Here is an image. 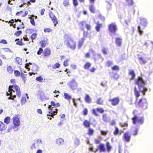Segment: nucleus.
<instances>
[{
  "mask_svg": "<svg viewBox=\"0 0 153 153\" xmlns=\"http://www.w3.org/2000/svg\"><path fill=\"white\" fill-rule=\"evenodd\" d=\"M16 92V94L19 97L21 96V93L19 87L16 84H13L12 85H10L8 90V92H6L7 96H10L8 98L9 100L13 99L15 98L16 96L15 94H13V93Z\"/></svg>",
  "mask_w": 153,
  "mask_h": 153,
  "instance_id": "1",
  "label": "nucleus"
},
{
  "mask_svg": "<svg viewBox=\"0 0 153 153\" xmlns=\"http://www.w3.org/2000/svg\"><path fill=\"white\" fill-rule=\"evenodd\" d=\"M134 79L135 83L138 85L140 91L143 94V95H145L146 92L148 90L147 88L144 86L146 82L145 81L141 76L138 77L137 79Z\"/></svg>",
  "mask_w": 153,
  "mask_h": 153,
  "instance_id": "2",
  "label": "nucleus"
},
{
  "mask_svg": "<svg viewBox=\"0 0 153 153\" xmlns=\"http://www.w3.org/2000/svg\"><path fill=\"white\" fill-rule=\"evenodd\" d=\"M137 111L134 110L132 112V114L134 116L132 118V123L134 124H138L139 125H142L144 122V118L143 117H138L135 114Z\"/></svg>",
  "mask_w": 153,
  "mask_h": 153,
  "instance_id": "3",
  "label": "nucleus"
},
{
  "mask_svg": "<svg viewBox=\"0 0 153 153\" xmlns=\"http://www.w3.org/2000/svg\"><path fill=\"white\" fill-rule=\"evenodd\" d=\"M64 38L65 39H66L65 42V43L66 44L67 47L72 50L75 49L76 47V42L67 35L65 36Z\"/></svg>",
  "mask_w": 153,
  "mask_h": 153,
  "instance_id": "4",
  "label": "nucleus"
},
{
  "mask_svg": "<svg viewBox=\"0 0 153 153\" xmlns=\"http://www.w3.org/2000/svg\"><path fill=\"white\" fill-rule=\"evenodd\" d=\"M137 104L140 107L144 109H146L148 108V103L147 100L145 98H141L137 103L135 102L136 105Z\"/></svg>",
  "mask_w": 153,
  "mask_h": 153,
  "instance_id": "5",
  "label": "nucleus"
},
{
  "mask_svg": "<svg viewBox=\"0 0 153 153\" xmlns=\"http://www.w3.org/2000/svg\"><path fill=\"white\" fill-rule=\"evenodd\" d=\"M49 109L48 113L47 114L46 116H50L53 118L54 116L56 115L58 113V110L56 108H54L53 107H48Z\"/></svg>",
  "mask_w": 153,
  "mask_h": 153,
  "instance_id": "6",
  "label": "nucleus"
},
{
  "mask_svg": "<svg viewBox=\"0 0 153 153\" xmlns=\"http://www.w3.org/2000/svg\"><path fill=\"white\" fill-rule=\"evenodd\" d=\"M108 30L110 32L115 33L117 28L115 23H112L108 25Z\"/></svg>",
  "mask_w": 153,
  "mask_h": 153,
  "instance_id": "7",
  "label": "nucleus"
},
{
  "mask_svg": "<svg viewBox=\"0 0 153 153\" xmlns=\"http://www.w3.org/2000/svg\"><path fill=\"white\" fill-rule=\"evenodd\" d=\"M39 67L35 64H32V72H29V74L30 76H31L32 74H35L36 73V72L39 70Z\"/></svg>",
  "mask_w": 153,
  "mask_h": 153,
  "instance_id": "8",
  "label": "nucleus"
},
{
  "mask_svg": "<svg viewBox=\"0 0 153 153\" xmlns=\"http://www.w3.org/2000/svg\"><path fill=\"white\" fill-rule=\"evenodd\" d=\"M68 85L70 88L73 90L76 89L77 86V84L74 79H72V80L68 84Z\"/></svg>",
  "mask_w": 153,
  "mask_h": 153,
  "instance_id": "9",
  "label": "nucleus"
},
{
  "mask_svg": "<svg viewBox=\"0 0 153 153\" xmlns=\"http://www.w3.org/2000/svg\"><path fill=\"white\" fill-rule=\"evenodd\" d=\"M109 102H111V104L114 106L117 105L119 102L120 99L119 97H117L112 99L108 100Z\"/></svg>",
  "mask_w": 153,
  "mask_h": 153,
  "instance_id": "10",
  "label": "nucleus"
},
{
  "mask_svg": "<svg viewBox=\"0 0 153 153\" xmlns=\"http://www.w3.org/2000/svg\"><path fill=\"white\" fill-rule=\"evenodd\" d=\"M131 136L129 134L128 132L125 133L123 136V140L124 141L128 143L131 139Z\"/></svg>",
  "mask_w": 153,
  "mask_h": 153,
  "instance_id": "11",
  "label": "nucleus"
},
{
  "mask_svg": "<svg viewBox=\"0 0 153 153\" xmlns=\"http://www.w3.org/2000/svg\"><path fill=\"white\" fill-rule=\"evenodd\" d=\"M13 124L14 126H19L20 125V121L19 118L16 116L13 117Z\"/></svg>",
  "mask_w": 153,
  "mask_h": 153,
  "instance_id": "12",
  "label": "nucleus"
},
{
  "mask_svg": "<svg viewBox=\"0 0 153 153\" xmlns=\"http://www.w3.org/2000/svg\"><path fill=\"white\" fill-rule=\"evenodd\" d=\"M97 147L100 152H105L106 151L105 145L103 143L100 144L99 145L97 146Z\"/></svg>",
  "mask_w": 153,
  "mask_h": 153,
  "instance_id": "13",
  "label": "nucleus"
},
{
  "mask_svg": "<svg viewBox=\"0 0 153 153\" xmlns=\"http://www.w3.org/2000/svg\"><path fill=\"white\" fill-rule=\"evenodd\" d=\"M39 99L42 101H45L46 100H48V98H47L43 92H41L39 94Z\"/></svg>",
  "mask_w": 153,
  "mask_h": 153,
  "instance_id": "14",
  "label": "nucleus"
},
{
  "mask_svg": "<svg viewBox=\"0 0 153 153\" xmlns=\"http://www.w3.org/2000/svg\"><path fill=\"white\" fill-rule=\"evenodd\" d=\"M51 51L49 48H46L43 52L44 55L45 56H48L51 54Z\"/></svg>",
  "mask_w": 153,
  "mask_h": 153,
  "instance_id": "15",
  "label": "nucleus"
},
{
  "mask_svg": "<svg viewBox=\"0 0 153 153\" xmlns=\"http://www.w3.org/2000/svg\"><path fill=\"white\" fill-rule=\"evenodd\" d=\"M102 120L105 122H108L110 119V118L108 116L107 114L106 113L103 114L102 116Z\"/></svg>",
  "mask_w": 153,
  "mask_h": 153,
  "instance_id": "16",
  "label": "nucleus"
},
{
  "mask_svg": "<svg viewBox=\"0 0 153 153\" xmlns=\"http://www.w3.org/2000/svg\"><path fill=\"white\" fill-rule=\"evenodd\" d=\"M123 132V131L121 130H120L117 127L115 126V130L113 132V134L115 135H120Z\"/></svg>",
  "mask_w": 153,
  "mask_h": 153,
  "instance_id": "17",
  "label": "nucleus"
},
{
  "mask_svg": "<svg viewBox=\"0 0 153 153\" xmlns=\"http://www.w3.org/2000/svg\"><path fill=\"white\" fill-rule=\"evenodd\" d=\"M50 16L55 26L57 23V18L53 13L50 14Z\"/></svg>",
  "mask_w": 153,
  "mask_h": 153,
  "instance_id": "18",
  "label": "nucleus"
},
{
  "mask_svg": "<svg viewBox=\"0 0 153 153\" xmlns=\"http://www.w3.org/2000/svg\"><path fill=\"white\" fill-rule=\"evenodd\" d=\"M122 41L121 37H116L115 39V43L116 45L118 46H120L121 45Z\"/></svg>",
  "mask_w": 153,
  "mask_h": 153,
  "instance_id": "19",
  "label": "nucleus"
},
{
  "mask_svg": "<svg viewBox=\"0 0 153 153\" xmlns=\"http://www.w3.org/2000/svg\"><path fill=\"white\" fill-rule=\"evenodd\" d=\"M140 24L144 27H146L148 24L147 19L144 18H141L140 19Z\"/></svg>",
  "mask_w": 153,
  "mask_h": 153,
  "instance_id": "20",
  "label": "nucleus"
},
{
  "mask_svg": "<svg viewBox=\"0 0 153 153\" xmlns=\"http://www.w3.org/2000/svg\"><path fill=\"white\" fill-rule=\"evenodd\" d=\"M139 62L141 65L145 64L147 62V61L146 59L142 56L138 57Z\"/></svg>",
  "mask_w": 153,
  "mask_h": 153,
  "instance_id": "21",
  "label": "nucleus"
},
{
  "mask_svg": "<svg viewBox=\"0 0 153 153\" xmlns=\"http://www.w3.org/2000/svg\"><path fill=\"white\" fill-rule=\"evenodd\" d=\"M51 105H49V108L50 107L52 108V106H53L55 108L59 107L60 106V104L59 103H56L55 102L52 101L51 102Z\"/></svg>",
  "mask_w": 153,
  "mask_h": 153,
  "instance_id": "22",
  "label": "nucleus"
},
{
  "mask_svg": "<svg viewBox=\"0 0 153 153\" xmlns=\"http://www.w3.org/2000/svg\"><path fill=\"white\" fill-rule=\"evenodd\" d=\"M134 92L135 95L136 97V102L138 100V97L140 96V92L139 91H138L136 87H135L134 88Z\"/></svg>",
  "mask_w": 153,
  "mask_h": 153,
  "instance_id": "23",
  "label": "nucleus"
},
{
  "mask_svg": "<svg viewBox=\"0 0 153 153\" xmlns=\"http://www.w3.org/2000/svg\"><path fill=\"white\" fill-rule=\"evenodd\" d=\"M128 74L129 75L131 76V79L133 80L134 79L135 76V74L134 71L133 70H129L128 71Z\"/></svg>",
  "mask_w": 153,
  "mask_h": 153,
  "instance_id": "24",
  "label": "nucleus"
},
{
  "mask_svg": "<svg viewBox=\"0 0 153 153\" xmlns=\"http://www.w3.org/2000/svg\"><path fill=\"white\" fill-rule=\"evenodd\" d=\"M106 150L108 153H109L112 149V147L110 145V144L109 142H106Z\"/></svg>",
  "mask_w": 153,
  "mask_h": 153,
  "instance_id": "25",
  "label": "nucleus"
},
{
  "mask_svg": "<svg viewBox=\"0 0 153 153\" xmlns=\"http://www.w3.org/2000/svg\"><path fill=\"white\" fill-rule=\"evenodd\" d=\"M83 124L85 128H88L90 126L91 123L90 121L86 120L83 121Z\"/></svg>",
  "mask_w": 153,
  "mask_h": 153,
  "instance_id": "26",
  "label": "nucleus"
},
{
  "mask_svg": "<svg viewBox=\"0 0 153 153\" xmlns=\"http://www.w3.org/2000/svg\"><path fill=\"white\" fill-rule=\"evenodd\" d=\"M56 143L59 146L62 145L64 144V140L61 138L57 139L56 140Z\"/></svg>",
  "mask_w": 153,
  "mask_h": 153,
  "instance_id": "27",
  "label": "nucleus"
},
{
  "mask_svg": "<svg viewBox=\"0 0 153 153\" xmlns=\"http://www.w3.org/2000/svg\"><path fill=\"white\" fill-rule=\"evenodd\" d=\"M7 126L5 125L3 123L0 121V131H3L5 130L7 128Z\"/></svg>",
  "mask_w": 153,
  "mask_h": 153,
  "instance_id": "28",
  "label": "nucleus"
},
{
  "mask_svg": "<svg viewBox=\"0 0 153 153\" xmlns=\"http://www.w3.org/2000/svg\"><path fill=\"white\" fill-rule=\"evenodd\" d=\"M64 97L65 99L68 100L69 101V103L70 102V100L72 99L71 96V95H69L67 93H64Z\"/></svg>",
  "mask_w": 153,
  "mask_h": 153,
  "instance_id": "29",
  "label": "nucleus"
},
{
  "mask_svg": "<svg viewBox=\"0 0 153 153\" xmlns=\"http://www.w3.org/2000/svg\"><path fill=\"white\" fill-rule=\"evenodd\" d=\"M85 40V38L84 37H83L81 39L79 40V42H78L79 48H81V47H82V45L83 44Z\"/></svg>",
  "mask_w": 153,
  "mask_h": 153,
  "instance_id": "30",
  "label": "nucleus"
},
{
  "mask_svg": "<svg viewBox=\"0 0 153 153\" xmlns=\"http://www.w3.org/2000/svg\"><path fill=\"white\" fill-rule=\"evenodd\" d=\"M96 24L97 25L95 27L96 30L97 32H99L100 28L102 26V24L100 23L98 21L97 22Z\"/></svg>",
  "mask_w": 153,
  "mask_h": 153,
  "instance_id": "31",
  "label": "nucleus"
},
{
  "mask_svg": "<svg viewBox=\"0 0 153 153\" xmlns=\"http://www.w3.org/2000/svg\"><path fill=\"white\" fill-rule=\"evenodd\" d=\"M85 102L88 103H90L91 102V99L88 94H85Z\"/></svg>",
  "mask_w": 153,
  "mask_h": 153,
  "instance_id": "32",
  "label": "nucleus"
},
{
  "mask_svg": "<svg viewBox=\"0 0 153 153\" xmlns=\"http://www.w3.org/2000/svg\"><path fill=\"white\" fill-rule=\"evenodd\" d=\"M111 78L114 79L115 80H117L119 77V75L116 73H114V72L110 74Z\"/></svg>",
  "mask_w": 153,
  "mask_h": 153,
  "instance_id": "33",
  "label": "nucleus"
},
{
  "mask_svg": "<svg viewBox=\"0 0 153 153\" xmlns=\"http://www.w3.org/2000/svg\"><path fill=\"white\" fill-rule=\"evenodd\" d=\"M137 124L138 126H136L134 131L133 134V135L134 136H136L137 134L138 130L140 128V125Z\"/></svg>",
  "mask_w": 153,
  "mask_h": 153,
  "instance_id": "34",
  "label": "nucleus"
},
{
  "mask_svg": "<svg viewBox=\"0 0 153 153\" xmlns=\"http://www.w3.org/2000/svg\"><path fill=\"white\" fill-rule=\"evenodd\" d=\"M16 62L19 65H21L22 64V59L19 57H17L15 58Z\"/></svg>",
  "mask_w": 153,
  "mask_h": 153,
  "instance_id": "35",
  "label": "nucleus"
},
{
  "mask_svg": "<svg viewBox=\"0 0 153 153\" xmlns=\"http://www.w3.org/2000/svg\"><path fill=\"white\" fill-rule=\"evenodd\" d=\"M47 42L45 40H42L40 42L41 46L43 48L45 47L47 44Z\"/></svg>",
  "mask_w": 153,
  "mask_h": 153,
  "instance_id": "36",
  "label": "nucleus"
},
{
  "mask_svg": "<svg viewBox=\"0 0 153 153\" xmlns=\"http://www.w3.org/2000/svg\"><path fill=\"white\" fill-rule=\"evenodd\" d=\"M80 144L79 139L78 138H76L74 140V145L76 146H78Z\"/></svg>",
  "mask_w": 153,
  "mask_h": 153,
  "instance_id": "37",
  "label": "nucleus"
},
{
  "mask_svg": "<svg viewBox=\"0 0 153 153\" xmlns=\"http://www.w3.org/2000/svg\"><path fill=\"white\" fill-rule=\"evenodd\" d=\"M89 9L90 11L92 13H94L95 9L93 4H91L89 6Z\"/></svg>",
  "mask_w": 153,
  "mask_h": 153,
  "instance_id": "38",
  "label": "nucleus"
},
{
  "mask_svg": "<svg viewBox=\"0 0 153 153\" xmlns=\"http://www.w3.org/2000/svg\"><path fill=\"white\" fill-rule=\"evenodd\" d=\"M91 66V64L89 62H86L84 65V68L85 69H88Z\"/></svg>",
  "mask_w": 153,
  "mask_h": 153,
  "instance_id": "39",
  "label": "nucleus"
},
{
  "mask_svg": "<svg viewBox=\"0 0 153 153\" xmlns=\"http://www.w3.org/2000/svg\"><path fill=\"white\" fill-rule=\"evenodd\" d=\"M10 120V117H5L4 119V123L7 124H8Z\"/></svg>",
  "mask_w": 153,
  "mask_h": 153,
  "instance_id": "40",
  "label": "nucleus"
},
{
  "mask_svg": "<svg viewBox=\"0 0 153 153\" xmlns=\"http://www.w3.org/2000/svg\"><path fill=\"white\" fill-rule=\"evenodd\" d=\"M137 32L140 35H142L143 33V31L141 29L140 25H138L137 26Z\"/></svg>",
  "mask_w": 153,
  "mask_h": 153,
  "instance_id": "41",
  "label": "nucleus"
},
{
  "mask_svg": "<svg viewBox=\"0 0 153 153\" xmlns=\"http://www.w3.org/2000/svg\"><path fill=\"white\" fill-rule=\"evenodd\" d=\"M14 74L17 77L21 75V72L20 73L19 71L17 70H14Z\"/></svg>",
  "mask_w": 153,
  "mask_h": 153,
  "instance_id": "42",
  "label": "nucleus"
},
{
  "mask_svg": "<svg viewBox=\"0 0 153 153\" xmlns=\"http://www.w3.org/2000/svg\"><path fill=\"white\" fill-rule=\"evenodd\" d=\"M60 66V64L58 63L52 65V68L53 69H56L59 68Z\"/></svg>",
  "mask_w": 153,
  "mask_h": 153,
  "instance_id": "43",
  "label": "nucleus"
},
{
  "mask_svg": "<svg viewBox=\"0 0 153 153\" xmlns=\"http://www.w3.org/2000/svg\"><path fill=\"white\" fill-rule=\"evenodd\" d=\"M126 1L129 6L133 5L134 2L133 0H126Z\"/></svg>",
  "mask_w": 153,
  "mask_h": 153,
  "instance_id": "44",
  "label": "nucleus"
},
{
  "mask_svg": "<svg viewBox=\"0 0 153 153\" xmlns=\"http://www.w3.org/2000/svg\"><path fill=\"white\" fill-rule=\"evenodd\" d=\"M36 80L40 82H42L43 80V78L41 76L37 77L36 78Z\"/></svg>",
  "mask_w": 153,
  "mask_h": 153,
  "instance_id": "45",
  "label": "nucleus"
},
{
  "mask_svg": "<svg viewBox=\"0 0 153 153\" xmlns=\"http://www.w3.org/2000/svg\"><path fill=\"white\" fill-rule=\"evenodd\" d=\"M26 99L25 97H22L21 99V104L22 105H23L26 102Z\"/></svg>",
  "mask_w": 153,
  "mask_h": 153,
  "instance_id": "46",
  "label": "nucleus"
},
{
  "mask_svg": "<svg viewBox=\"0 0 153 153\" xmlns=\"http://www.w3.org/2000/svg\"><path fill=\"white\" fill-rule=\"evenodd\" d=\"M32 65V64L30 62H29V63H27L25 65V68L28 70V71H30V68L29 67L30 66V65Z\"/></svg>",
  "mask_w": 153,
  "mask_h": 153,
  "instance_id": "47",
  "label": "nucleus"
},
{
  "mask_svg": "<svg viewBox=\"0 0 153 153\" xmlns=\"http://www.w3.org/2000/svg\"><path fill=\"white\" fill-rule=\"evenodd\" d=\"M97 104L102 105L103 103V101L101 100V98H98L97 100Z\"/></svg>",
  "mask_w": 153,
  "mask_h": 153,
  "instance_id": "48",
  "label": "nucleus"
},
{
  "mask_svg": "<svg viewBox=\"0 0 153 153\" xmlns=\"http://www.w3.org/2000/svg\"><path fill=\"white\" fill-rule=\"evenodd\" d=\"M111 68L113 71H118L119 69V67L118 66L115 65L113 66Z\"/></svg>",
  "mask_w": 153,
  "mask_h": 153,
  "instance_id": "49",
  "label": "nucleus"
},
{
  "mask_svg": "<svg viewBox=\"0 0 153 153\" xmlns=\"http://www.w3.org/2000/svg\"><path fill=\"white\" fill-rule=\"evenodd\" d=\"M37 34L36 33H33L32 34L30 37L31 39L33 40L36 39V38Z\"/></svg>",
  "mask_w": 153,
  "mask_h": 153,
  "instance_id": "50",
  "label": "nucleus"
},
{
  "mask_svg": "<svg viewBox=\"0 0 153 153\" xmlns=\"http://www.w3.org/2000/svg\"><path fill=\"white\" fill-rule=\"evenodd\" d=\"M94 132V130L91 128H89L88 130V134L90 135H91L93 134Z\"/></svg>",
  "mask_w": 153,
  "mask_h": 153,
  "instance_id": "51",
  "label": "nucleus"
},
{
  "mask_svg": "<svg viewBox=\"0 0 153 153\" xmlns=\"http://www.w3.org/2000/svg\"><path fill=\"white\" fill-rule=\"evenodd\" d=\"M13 69L12 68V67L10 66H8L7 68V71L9 73H11L12 72H13Z\"/></svg>",
  "mask_w": 153,
  "mask_h": 153,
  "instance_id": "52",
  "label": "nucleus"
},
{
  "mask_svg": "<svg viewBox=\"0 0 153 153\" xmlns=\"http://www.w3.org/2000/svg\"><path fill=\"white\" fill-rule=\"evenodd\" d=\"M97 111L101 113H102L104 112V110L102 108H96Z\"/></svg>",
  "mask_w": 153,
  "mask_h": 153,
  "instance_id": "53",
  "label": "nucleus"
},
{
  "mask_svg": "<svg viewBox=\"0 0 153 153\" xmlns=\"http://www.w3.org/2000/svg\"><path fill=\"white\" fill-rule=\"evenodd\" d=\"M21 71V75L20 76L22 77V79L24 82H25L26 80V77L24 76V74L22 72V71Z\"/></svg>",
  "mask_w": 153,
  "mask_h": 153,
  "instance_id": "54",
  "label": "nucleus"
},
{
  "mask_svg": "<svg viewBox=\"0 0 153 153\" xmlns=\"http://www.w3.org/2000/svg\"><path fill=\"white\" fill-rule=\"evenodd\" d=\"M43 49L42 48H40L37 52V54L38 55H40L43 52Z\"/></svg>",
  "mask_w": 153,
  "mask_h": 153,
  "instance_id": "55",
  "label": "nucleus"
},
{
  "mask_svg": "<svg viewBox=\"0 0 153 153\" xmlns=\"http://www.w3.org/2000/svg\"><path fill=\"white\" fill-rule=\"evenodd\" d=\"M82 112H83V114L84 115L86 116V115H87L88 114V110L86 108H84L83 109V110L82 111Z\"/></svg>",
  "mask_w": 153,
  "mask_h": 153,
  "instance_id": "56",
  "label": "nucleus"
},
{
  "mask_svg": "<svg viewBox=\"0 0 153 153\" xmlns=\"http://www.w3.org/2000/svg\"><path fill=\"white\" fill-rule=\"evenodd\" d=\"M82 30L83 31V37L85 38L86 37V36L88 35V32H87L85 31L84 30V29L83 28H82Z\"/></svg>",
  "mask_w": 153,
  "mask_h": 153,
  "instance_id": "57",
  "label": "nucleus"
},
{
  "mask_svg": "<svg viewBox=\"0 0 153 153\" xmlns=\"http://www.w3.org/2000/svg\"><path fill=\"white\" fill-rule=\"evenodd\" d=\"M30 22L31 24L33 26L35 25V22L34 18H31L30 19Z\"/></svg>",
  "mask_w": 153,
  "mask_h": 153,
  "instance_id": "58",
  "label": "nucleus"
},
{
  "mask_svg": "<svg viewBox=\"0 0 153 153\" xmlns=\"http://www.w3.org/2000/svg\"><path fill=\"white\" fill-rule=\"evenodd\" d=\"M73 3L74 7L77 6L78 4V3L77 0H72Z\"/></svg>",
  "mask_w": 153,
  "mask_h": 153,
  "instance_id": "59",
  "label": "nucleus"
},
{
  "mask_svg": "<svg viewBox=\"0 0 153 153\" xmlns=\"http://www.w3.org/2000/svg\"><path fill=\"white\" fill-rule=\"evenodd\" d=\"M22 33L21 30H18L14 34L15 35L17 36H19Z\"/></svg>",
  "mask_w": 153,
  "mask_h": 153,
  "instance_id": "60",
  "label": "nucleus"
},
{
  "mask_svg": "<svg viewBox=\"0 0 153 153\" xmlns=\"http://www.w3.org/2000/svg\"><path fill=\"white\" fill-rule=\"evenodd\" d=\"M96 110L95 109H93L92 110V113L94 115L96 116H97L98 115V114L97 113L96 111Z\"/></svg>",
  "mask_w": 153,
  "mask_h": 153,
  "instance_id": "61",
  "label": "nucleus"
},
{
  "mask_svg": "<svg viewBox=\"0 0 153 153\" xmlns=\"http://www.w3.org/2000/svg\"><path fill=\"white\" fill-rule=\"evenodd\" d=\"M69 3L68 0H64L63 2V5L65 6L69 5Z\"/></svg>",
  "mask_w": 153,
  "mask_h": 153,
  "instance_id": "62",
  "label": "nucleus"
},
{
  "mask_svg": "<svg viewBox=\"0 0 153 153\" xmlns=\"http://www.w3.org/2000/svg\"><path fill=\"white\" fill-rule=\"evenodd\" d=\"M44 31L46 33V32H51L52 31V30L49 28H47L45 29L44 30Z\"/></svg>",
  "mask_w": 153,
  "mask_h": 153,
  "instance_id": "63",
  "label": "nucleus"
},
{
  "mask_svg": "<svg viewBox=\"0 0 153 153\" xmlns=\"http://www.w3.org/2000/svg\"><path fill=\"white\" fill-rule=\"evenodd\" d=\"M16 44L19 45H25L24 43L22 41H18L16 42Z\"/></svg>",
  "mask_w": 153,
  "mask_h": 153,
  "instance_id": "64",
  "label": "nucleus"
}]
</instances>
